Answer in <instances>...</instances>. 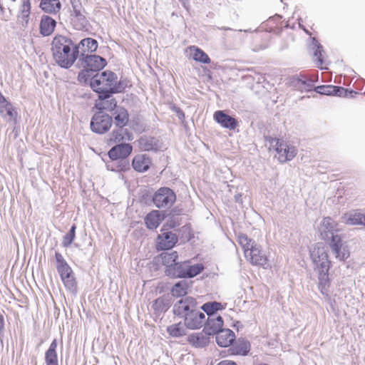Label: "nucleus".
<instances>
[{"label":"nucleus","mask_w":365,"mask_h":365,"mask_svg":"<svg viewBox=\"0 0 365 365\" xmlns=\"http://www.w3.org/2000/svg\"><path fill=\"white\" fill-rule=\"evenodd\" d=\"M248 242H251V239L247 237L245 234H241L238 237V242L242 247H245V246L248 244Z\"/></svg>","instance_id":"052dcab7"},{"label":"nucleus","mask_w":365,"mask_h":365,"mask_svg":"<svg viewBox=\"0 0 365 365\" xmlns=\"http://www.w3.org/2000/svg\"><path fill=\"white\" fill-rule=\"evenodd\" d=\"M105 106H106V111L110 112L111 114L112 113L115 112L118 107L120 106L118 105V102L115 98H110L109 99L105 100Z\"/></svg>","instance_id":"3c124183"},{"label":"nucleus","mask_w":365,"mask_h":365,"mask_svg":"<svg viewBox=\"0 0 365 365\" xmlns=\"http://www.w3.org/2000/svg\"><path fill=\"white\" fill-rule=\"evenodd\" d=\"M56 26V21L48 15H43L41 19L39 30L43 36H50Z\"/></svg>","instance_id":"c756f323"},{"label":"nucleus","mask_w":365,"mask_h":365,"mask_svg":"<svg viewBox=\"0 0 365 365\" xmlns=\"http://www.w3.org/2000/svg\"><path fill=\"white\" fill-rule=\"evenodd\" d=\"M170 307V300L163 297L157 298L152 304V308L156 314L165 313Z\"/></svg>","instance_id":"a19ab883"},{"label":"nucleus","mask_w":365,"mask_h":365,"mask_svg":"<svg viewBox=\"0 0 365 365\" xmlns=\"http://www.w3.org/2000/svg\"><path fill=\"white\" fill-rule=\"evenodd\" d=\"M216 343L221 347H229L235 341L236 336L230 329H222L215 336Z\"/></svg>","instance_id":"a878e982"},{"label":"nucleus","mask_w":365,"mask_h":365,"mask_svg":"<svg viewBox=\"0 0 365 365\" xmlns=\"http://www.w3.org/2000/svg\"><path fill=\"white\" fill-rule=\"evenodd\" d=\"M162 233L156 238V249L158 251H168L172 250L178 242V236L170 231L161 230Z\"/></svg>","instance_id":"9d476101"},{"label":"nucleus","mask_w":365,"mask_h":365,"mask_svg":"<svg viewBox=\"0 0 365 365\" xmlns=\"http://www.w3.org/2000/svg\"><path fill=\"white\" fill-rule=\"evenodd\" d=\"M130 86V81L127 78H123L122 77L119 81L115 80V83L112 86L115 94L123 93L126 88Z\"/></svg>","instance_id":"de8ad7c7"},{"label":"nucleus","mask_w":365,"mask_h":365,"mask_svg":"<svg viewBox=\"0 0 365 365\" xmlns=\"http://www.w3.org/2000/svg\"><path fill=\"white\" fill-rule=\"evenodd\" d=\"M182 6H183V8L185 9H186L187 11H189L190 9V0H178Z\"/></svg>","instance_id":"69168bd1"},{"label":"nucleus","mask_w":365,"mask_h":365,"mask_svg":"<svg viewBox=\"0 0 365 365\" xmlns=\"http://www.w3.org/2000/svg\"><path fill=\"white\" fill-rule=\"evenodd\" d=\"M250 349L251 345L248 340L244 338H239L236 340L235 344L232 343V344H231L228 351L231 355H240L245 356L248 355Z\"/></svg>","instance_id":"aec40b11"},{"label":"nucleus","mask_w":365,"mask_h":365,"mask_svg":"<svg viewBox=\"0 0 365 365\" xmlns=\"http://www.w3.org/2000/svg\"><path fill=\"white\" fill-rule=\"evenodd\" d=\"M216 28L219 30L233 31L232 29H231L230 27H226V26H222V27L217 26ZM234 31H235L234 36L235 38H240V40H243V38H244L242 36V33L247 34V33L252 32V31L250 29H244V30H242V29L234 30Z\"/></svg>","instance_id":"864d4df0"},{"label":"nucleus","mask_w":365,"mask_h":365,"mask_svg":"<svg viewBox=\"0 0 365 365\" xmlns=\"http://www.w3.org/2000/svg\"><path fill=\"white\" fill-rule=\"evenodd\" d=\"M308 49L312 52L314 61L318 66H322L324 63L323 53H324L322 45L316 37H309L307 43Z\"/></svg>","instance_id":"6ab92c4d"},{"label":"nucleus","mask_w":365,"mask_h":365,"mask_svg":"<svg viewBox=\"0 0 365 365\" xmlns=\"http://www.w3.org/2000/svg\"><path fill=\"white\" fill-rule=\"evenodd\" d=\"M31 4L30 0H21L19 12L31 11Z\"/></svg>","instance_id":"4d7b16f0"},{"label":"nucleus","mask_w":365,"mask_h":365,"mask_svg":"<svg viewBox=\"0 0 365 365\" xmlns=\"http://www.w3.org/2000/svg\"><path fill=\"white\" fill-rule=\"evenodd\" d=\"M95 109L96 111L95 113H101V114H107L104 111L106 110L105 101H101V102H96L94 104Z\"/></svg>","instance_id":"13d9d810"},{"label":"nucleus","mask_w":365,"mask_h":365,"mask_svg":"<svg viewBox=\"0 0 365 365\" xmlns=\"http://www.w3.org/2000/svg\"><path fill=\"white\" fill-rule=\"evenodd\" d=\"M138 148L143 151H152L158 152L162 148V143L160 140L150 135H142L138 140Z\"/></svg>","instance_id":"2eb2a0df"},{"label":"nucleus","mask_w":365,"mask_h":365,"mask_svg":"<svg viewBox=\"0 0 365 365\" xmlns=\"http://www.w3.org/2000/svg\"><path fill=\"white\" fill-rule=\"evenodd\" d=\"M205 269L202 263L191 264L190 260H178L169 268H165L164 273L170 279H192L201 274Z\"/></svg>","instance_id":"20e7f679"},{"label":"nucleus","mask_w":365,"mask_h":365,"mask_svg":"<svg viewBox=\"0 0 365 365\" xmlns=\"http://www.w3.org/2000/svg\"><path fill=\"white\" fill-rule=\"evenodd\" d=\"M51 51L56 63L62 68H70L78 59V50L73 40L63 35L56 36L51 42Z\"/></svg>","instance_id":"f03ea898"},{"label":"nucleus","mask_w":365,"mask_h":365,"mask_svg":"<svg viewBox=\"0 0 365 365\" xmlns=\"http://www.w3.org/2000/svg\"><path fill=\"white\" fill-rule=\"evenodd\" d=\"M162 220L163 218L158 210L151 211L144 218L145 224L149 230L156 229L160 225Z\"/></svg>","instance_id":"4c0bfd02"},{"label":"nucleus","mask_w":365,"mask_h":365,"mask_svg":"<svg viewBox=\"0 0 365 365\" xmlns=\"http://www.w3.org/2000/svg\"><path fill=\"white\" fill-rule=\"evenodd\" d=\"M264 140L266 143L269 144L271 148L275 150V151L279 148L278 145H281V143L283 142V140L270 135H264Z\"/></svg>","instance_id":"6e6d98bb"},{"label":"nucleus","mask_w":365,"mask_h":365,"mask_svg":"<svg viewBox=\"0 0 365 365\" xmlns=\"http://www.w3.org/2000/svg\"><path fill=\"white\" fill-rule=\"evenodd\" d=\"M58 342L56 339H53L45 352V364L46 365H58V359L57 354Z\"/></svg>","instance_id":"2f4dec72"},{"label":"nucleus","mask_w":365,"mask_h":365,"mask_svg":"<svg viewBox=\"0 0 365 365\" xmlns=\"http://www.w3.org/2000/svg\"><path fill=\"white\" fill-rule=\"evenodd\" d=\"M133 151V146L130 143H120L113 146L108 152L110 160H125L129 162L128 157Z\"/></svg>","instance_id":"f8f14e48"},{"label":"nucleus","mask_w":365,"mask_h":365,"mask_svg":"<svg viewBox=\"0 0 365 365\" xmlns=\"http://www.w3.org/2000/svg\"><path fill=\"white\" fill-rule=\"evenodd\" d=\"M89 86L95 93H98V99L100 101L109 99L112 98L113 94H115L112 87H101V86H96L92 83H89Z\"/></svg>","instance_id":"ea45409f"},{"label":"nucleus","mask_w":365,"mask_h":365,"mask_svg":"<svg viewBox=\"0 0 365 365\" xmlns=\"http://www.w3.org/2000/svg\"><path fill=\"white\" fill-rule=\"evenodd\" d=\"M127 132V128L125 127H115V128L111 131V133L108 135V138L107 139L108 143L112 144L115 143H120L124 140V133Z\"/></svg>","instance_id":"79ce46f5"},{"label":"nucleus","mask_w":365,"mask_h":365,"mask_svg":"<svg viewBox=\"0 0 365 365\" xmlns=\"http://www.w3.org/2000/svg\"><path fill=\"white\" fill-rule=\"evenodd\" d=\"M224 321L221 316L205 319L203 332L208 336L217 335L223 328Z\"/></svg>","instance_id":"a211bd4d"},{"label":"nucleus","mask_w":365,"mask_h":365,"mask_svg":"<svg viewBox=\"0 0 365 365\" xmlns=\"http://www.w3.org/2000/svg\"><path fill=\"white\" fill-rule=\"evenodd\" d=\"M257 244H256L255 242L251 239V242H248V244L245 246V247H242L244 249L245 256L247 257V252H249L250 253L251 252V248L253 247H257Z\"/></svg>","instance_id":"e2e57ef3"},{"label":"nucleus","mask_w":365,"mask_h":365,"mask_svg":"<svg viewBox=\"0 0 365 365\" xmlns=\"http://www.w3.org/2000/svg\"><path fill=\"white\" fill-rule=\"evenodd\" d=\"M30 14L31 11L19 12L17 21L21 24L22 27L26 28L28 26Z\"/></svg>","instance_id":"603ef678"},{"label":"nucleus","mask_w":365,"mask_h":365,"mask_svg":"<svg viewBox=\"0 0 365 365\" xmlns=\"http://www.w3.org/2000/svg\"><path fill=\"white\" fill-rule=\"evenodd\" d=\"M332 85H322L314 88V91L321 95L331 96Z\"/></svg>","instance_id":"5fc2aeb1"},{"label":"nucleus","mask_w":365,"mask_h":365,"mask_svg":"<svg viewBox=\"0 0 365 365\" xmlns=\"http://www.w3.org/2000/svg\"><path fill=\"white\" fill-rule=\"evenodd\" d=\"M188 343L195 348L201 349L207 346L210 343V336L203 332L192 333L187 337Z\"/></svg>","instance_id":"bb28decb"},{"label":"nucleus","mask_w":365,"mask_h":365,"mask_svg":"<svg viewBox=\"0 0 365 365\" xmlns=\"http://www.w3.org/2000/svg\"><path fill=\"white\" fill-rule=\"evenodd\" d=\"M66 289L76 294L77 292V282L74 274L61 279Z\"/></svg>","instance_id":"8fccbe9b"},{"label":"nucleus","mask_w":365,"mask_h":365,"mask_svg":"<svg viewBox=\"0 0 365 365\" xmlns=\"http://www.w3.org/2000/svg\"><path fill=\"white\" fill-rule=\"evenodd\" d=\"M217 365H237L236 362L230 360H223L219 362Z\"/></svg>","instance_id":"774afa93"},{"label":"nucleus","mask_w":365,"mask_h":365,"mask_svg":"<svg viewBox=\"0 0 365 365\" xmlns=\"http://www.w3.org/2000/svg\"><path fill=\"white\" fill-rule=\"evenodd\" d=\"M213 118L221 127L230 130H235L239 125L237 119L234 116L228 115L225 110H219L215 111Z\"/></svg>","instance_id":"4468645a"},{"label":"nucleus","mask_w":365,"mask_h":365,"mask_svg":"<svg viewBox=\"0 0 365 365\" xmlns=\"http://www.w3.org/2000/svg\"><path fill=\"white\" fill-rule=\"evenodd\" d=\"M191 286V282L183 279L174 284L170 289V293L173 297L177 298L188 297L187 294Z\"/></svg>","instance_id":"cd10ccee"},{"label":"nucleus","mask_w":365,"mask_h":365,"mask_svg":"<svg viewBox=\"0 0 365 365\" xmlns=\"http://www.w3.org/2000/svg\"><path fill=\"white\" fill-rule=\"evenodd\" d=\"M173 110L175 111L177 116L180 120H183L185 118V113L182 109L178 107H174Z\"/></svg>","instance_id":"0e129e2a"},{"label":"nucleus","mask_w":365,"mask_h":365,"mask_svg":"<svg viewBox=\"0 0 365 365\" xmlns=\"http://www.w3.org/2000/svg\"><path fill=\"white\" fill-rule=\"evenodd\" d=\"M339 232L336 222L330 217H324L321 223L322 239H327L331 234Z\"/></svg>","instance_id":"c85d7f7f"},{"label":"nucleus","mask_w":365,"mask_h":365,"mask_svg":"<svg viewBox=\"0 0 365 365\" xmlns=\"http://www.w3.org/2000/svg\"><path fill=\"white\" fill-rule=\"evenodd\" d=\"M197 299L192 297H185L176 301L173 305L175 317L183 319L198 305Z\"/></svg>","instance_id":"6e6552de"},{"label":"nucleus","mask_w":365,"mask_h":365,"mask_svg":"<svg viewBox=\"0 0 365 365\" xmlns=\"http://www.w3.org/2000/svg\"><path fill=\"white\" fill-rule=\"evenodd\" d=\"M85 14V9L71 12V23L76 30L81 31H88L90 24Z\"/></svg>","instance_id":"f3484780"},{"label":"nucleus","mask_w":365,"mask_h":365,"mask_svg":"<svg viewBox=\"0 0 365 365\" xmlns=\"http://www.w3.org/2000/svg\"><path fill=\"white\" fill-rule=\"evenodd\" d=\"M292 84L298 89H306L307 91L312 90L314 86V81L306 76L299 74L292 77Z\"/></svg>","instance_id":"c9c22d12"},{"label":"nucleus","mask_w":365,"mask_h":365,"mask_svg":"<svg viewBox=\"0 0 365 365\" xmlns=\"http://www.w3.org/2000/svg\"><path fill=\"white\" fill-rule=\"evenodd\" d=\"M70 3H71L72 9H73L72 12H75L77 11H81V10L84 9L82 6L81 0H71L70 1Z\"/></svg>","instance_id":"bf43d9fd"},{"label":"nucleus","mask_w":365,"mask_h":365,"mask_svg":"<svg viewBox=\"0 0 365 365\" xmlns=\"http://www.w3.org/2000/svg\"><path fill=\"white\" fill-rule=\"evenodd\" d=\"M250 256L251 263L255 265L264 267L267 264V258L264 255L258 245L257 247L251 248V252L249 253Z\"/></svg>","instance_id":"f704fd0d"},{"label":"nucleus","mask_w":365,"mask_h":365,"mask_svg":"<svg viewBox=\"0 0 365 365\" xmlns=\"http://www.w3.org/2000/svg\"><path fill=\"white\" fill-rule=\"evenodd\" d=\"M152 164L151 158L146 154H139L134 156L132 160V167L138 173L148 171Z\"/></svg>","instance_id":"4be33fe9"},{"label":"nucleus","mask_w":365,"mask_h":365,"mask_svg":"<svg viewBox=\"0 0 365 365\" xmlns=\"http://www.w3.org/2000/svg\"><path fill=\"white\" fill-rule=\"evenodd\" d=\"M310 257L314 264V269L318 275V289L322 295L329 297L331 282L329 270L332 264L327 249L322 244H317L310 250Z\"/></svg>","instance_id":"f257e3e1"},{"label":"nucleus","mask_w":365,"mask_h":365,"mask_svg":"<svg viewBox=\"0 0 365 365\" xmlns=\"http://www.w3.org/2000/svg\"><path fill=\"white\" fill-rule=\"evenodd\" d=\"M192 49L194 51L192 53L193 60L205 64L210 62V57L203 50L195 46L190 47V50Z\"/></svg>","instance_id":"a18cd8bd"},{"label":"nucleus","mask_w":365,"mask_h":365,"mask_svg":"<svg viewBox=\"0 0 365 365\" xmlns=\"http://www.w3.org/2000/svg\"><path fill=\"white\" fill-rule=\"evenodd\" d=\"M278 146L276 152L279 154V160L281 163L292 160L297 154V149L294 146L288 145L284 141Z\"/></svg>","instance_id":"412c9836"},{"label":"nucleus","mask_w":365,"mask_h":365,"mask_svg":"<svg viewBox=\"0 0 365 365\" xmlns=\"http://www.w3.org/2000/svg\"><path fill=\"white\" fill-rule=\"evenodd\" d=\"M110 115L113 118V123H114L115 127L122 128L128 125L129 113L125 107L120 106Z\"/></svg>","instance_id":"393cba45"},{"label":"nucleus","mask_w":365,"mask_h":365,"mask_svg":"<svg viewBox=\"0 0 365 365\" xmlns=\"http://www.w3.org/2000/svg\"><path fill=\"white\" fill-rule=\"evenodd\" d=\"M112 125V116L109 114H101V113H95L90 121L91 130L99 135L108 132Z\"/></svg>","instance_id":"0eeeda50"},{"label":"nucleus","mask_w":365,"mask_h":365,"mask_svg":"<svg viewBox=\"0 0 365 365\" xmlns=\"http://www.w3.org/2000/svg\"><path fill=\"white\" fill-rule=\"evenodd\" d=\"M234 200H235V202L242 205V193L236 194L234 196Z\"/></svg>","instance_id":"338daca9"},{"label":"nucleus","mask_w":365,"mask_h":365,"mask_svg":"<svg viewBox=\"0 0 365 365\" xmlns=\"http://www.w3.org/2000/svg\"><path fill=\"white\" fill-rule=\"evenodd\" d=\"M76 225L73 224L68 232L63 236L62 244L64 247H68L71 245L76 237Z\"/></svg>","instance_id":"09e8293b"},{"label":"nucleus","mask_w":365,"mask_h":365,"mask_svg":"<svg viewBox=\"0 0 365 365\" xmlns=\"http://www.w3.org/2000/svg\"><path fill=\"white\" fill-rule=\"evenodd\" d=\"M98 47L97 40L91 37L84 38L78 43H76V48L78 50V58L92 54L97 50Z\"/></svg>","instance_id":"dca6fc26"},{"label":"nucleus","mask_w":365,"mask_h":365,"mask_svg":"<svg viewBox=\"0 0 365 365\" xmlns=\"http://www.w3.org/2000/svg\"><path fill=\"white\" fill-rule=\"evenodd\" d=\"M4 317L3 314H0V343L3 344V339L4 336Z\"/></svg>","instance_id":"680f3d73"},{"label":"nucleus","mask_w":365,"mask_h":365,"mask_svg":"<svg viewBox=\"0 0 365 365\" xmlns=\"http://www.w3.org/2000/svg\"><path fill=\"white\" fill-rule=\"evenodd\" d=\"M200 307L201 311L207 315V318H212V317L215 315L218 311L225 309V307L222 303L217 301L205 302L202 305L200 306Z\"/></svg>","instance_id":"e433bc0d"},{"label":"nucleus","mask_w":365,"mask_h":365,"mask_svg":"<svg viewBox=\"0 0 365 365\" xmlns=\"http://www.w3.org/2000/svg\"><path fill=\"white\" fill-rule=\"evenodd\" d=\"M118 79V76L115 73L111 71H104L101 73L93 75L89 81V83L96 86H102L101 87L110 88L112 87L113 83Z\"/></svg>","instance_id":"ddd939ff"},{"label":"nucleus","mask_w":365,"mask_h":365,"mask_svg":"<svg viewBox=\"0 0 365 365\" xmlns=\"http://www.w3.org/2000/svg\"><path fill=\"white\" fill-rule=\"evenodd\" d=\"M61 3L59 0H41L39 8L49 14H56L61 9Z\"/></svg>","instance_id":"473e14b6"},{"label":"nucleus","mask_w":365,"mask_h":365,"mask_svg":"<svg viewBox=\"0 0 365 365\" xmlns=\"http://www.w3.org/2000/svg\"><path fill=\"white\" fill-rule=\"evenodd\" d=\"M55 259L56 262V269L60 275L61 279L74 274L73 269L60 252H55Z\"/></svg>","instance_id":"5701e85b"},{"label":"nucleus","mask_w":365,"mask_h":365,"mask_svg":"<svg viewBox=\"0 0 365 365\" xmlns=\"http://www.w3.org/2000/svg\"><path fill=\"white\" fill-rule=\"evenodd\" d=\"M282 18V15L275 14L267 19V24L269 26V31L279 34L284 29L290 28L289 21H284Z\"/></svg>","instance_id":"b1692460"},{"label":"nucleus","mask_w":365,"mask_h":365,"mask_svg":"<svg viewBox=\"0 0 365 365\" xmlns=\"http://www.w3.org/2000/svg\"><path fill=\"white\" fill-rule=\"evenodd\" d=\"M167 332L171 336L176 338L185 335V329L183 328L180 322L168 326L167 327Z\"/></svg>","instance_id":"49530a36"},{"label":"nucleus","mask_w":365,"mask_h":365,"mask_svg":"<svg viewBox=\"0 0 365 365\" xmlns=\"http://www.w3.org/2000/svg\"><path fill=\"white\" fill-rule=\"evenodd\" d=\"M76 66L82 68L78 75V81L87 84L94 73H99L107 66V61L101 56L90 54L78 58Z\"/></svg>","instance_id":"7ed1b4c3"},{"label":"nucleus","mask_w":365,"mask_h":365,"mask_svg":"<svg viewBox=\"0 0 365 365\" xmlns=\"http://www.w3.org/2000/svg\"><path fill=\"white\" fill-rule=\"evenodd\" d=\"M342 222L349 225H361L365 226V214L353 210L343 215Z\"/></svg>","instance_id":"7c9ffc66"},{"label":"nucleus","mask_w":365,"mask_h":365,"mask_svg":"<svg viewBox=\"0 0 365 365\" xmlns=\"http://www.w3.org/2000/svg\"><path fill=\"white\" fill-rule=\"evenodd\" d=\"M155 259L161 262L165 268H169L179 259V255L176 251H164L158 255Z\"/></svg>","instance_id":"72a5a7b5"},{"label":"nucleus","mask_w":365,"mask_h":365,"mask_svg":"<svg viewBox=\"0 0 365 365\" xmlns=\"http://www.w3.org/2000/svg\"><path fill=\"white\" fill-rule=\"evenodd\" d=\"M205 322V314L200 309L198 304L187 317L183 319L185 327L191 330L199 329Z\"/></svg>","instance_id":"9b49d317"},{"label":"nucleus","mask_w":365,"mask_h":365,"mask_svg":"<svg viewBox=\"0 0 365 365\" xmlns=\"http://www.w3.org/2000/svg\"><path fill=\"white\" fill-rule=\"evenodd\" d=\"M0 115L8 123L13 125L18 123L19 113L17 108L7 100L0 91Z\"/></svg>","instance_id":"1a4fd4ad"},{"label":"nucleus","mask_w":365,"mask_h":365,"mask_svg":"<svg viewBox=\"0 0 365 365\" xmlns=\"http://www.w3.org/2000/svg\"><path fill=\"white\" fill-rule=\"evenodd\" d=\"M358 93L352 89L345 88L341 86H331V96L354 98Z\"/></svg>","instance_id":"37998d69"},{"label":"nucleus","mask_w":365,"mask_h":365,"mask_svg":"<svg viewBox=\"0 0 365 365\" xmlns=\"http://www.w3.org/2000/svg\"><path fill=\"white\" fill-rule=\"evenodd\" d=\"M106 166L107 170L115 173L126 172L130 168V162H125L123 160H110V161L106 163Z\"/></svg>","instance_id":"58836bf2"},{"label":"nucleus","mask_w":365,"mask_h":365,"mask_svg":"<svg viewBox=\"0 0 365 365\" xmlns=\"http://www.w3.org/2000/svg\"><path fill=\"white\" fill-rule=\"evenodd\" d=\"M323 240L329 245L336 259L344 262L350 256L349 247L343 244L339 232L331 234L327 239Z\"/></svg>","instance_id":"423d86ee"},{"label":"nucleus","mask_w":365,"mask_h":365,"mask_svg":"<svg viewBox=\"0 0 365 365\" xmlns=\"http://www.w3.org/2000/svg\"><path fill=\"white\" fill-rule=\"evenodd\" d=\"M153 205L159 208H170L176 201L175 192L168 187H162L150 196Z\"/></svg>","instance_id":"39448f33"},{"label":"nucleus","mask_w":365,"mask_h":365,"mask_svg":"<svg viewBox=\"0 0 365 365\" xmlns=\"http://www.w3.org/2000/svg\"><path fill=\"white\" fill-rule=\"evenodd\" d=\"M178 240H180L182 242H190L194 237L191 225L186 224L177 230Z\"/></svg>","instance_id":"c03bdc74"}]
</instances>
